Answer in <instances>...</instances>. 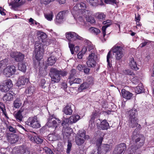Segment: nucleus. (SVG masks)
I'll list each match as a JSON object with an SVG mask.
<instances>
[{"label":"nucleus","mask_w":154,"mask_h":154,"mask_svg":"<svg viewBox=\"0 0 154 154\" xmlns=\"http://www.w3.org/2000/svg\"><path fill=\"white\" fill-rule=\"evenodd\" d=\"M141 84H139L135 88V91L137 93H141L143 91V88Z\"/></svg>","instance_id":"45"},{"label":"nucleus","mask_w":154,"mask_h":154,"mask_svg":"<svg viewBox=\"0 0 154 154\" xmlns=\"http://www.w3.org/2000/svg\"><path fill=\"white\" fill-rule=\"evenodd\" d=\"M46 82L45 79H42L41 80L40 85L43 88H45L47 86V84L45 83Z\"/></svg>","instance_id":"52"},{"label":"nucleus","mask_w":154,"mask_h":154,"mask_svg":"<svg viewBox=\"0 0 154 154\" xmlns=\"http://www.w3.org/2000/svg\"><path fill=\"white\" fill-rule=\"evenodd\" d=\"M80 116L78 115L75 114L70 117L69 120L72 123H75L76 122L80 119Z\"/></svg>","instance_id":"27"},{"label":"nucleus","mask_w":154,"mask_h":154,"mask_svg":"<svg viewBox=\"0 0 154 154\" xmlns=\"http://www.w3.org/2000/svg\"><path fill=\"white\" fill-rule=\"evenodd\" d=\"M110 26V24H107L106 25H105L103 26L102 27V33L103 34V37L104 38L105 36L106 35V28L108 27V26Z\"/></svg>","instance_id":"50"},{"label":"nucleus","mask_w":154,"mask_h":154,"mask_svg":"<svg viewBox=\"0 0 154 154\" xmlns=\"http://www.w3.org/2000/svg\"><path fill=\"white\" fill-rule=\"evenodd\" d=\"M82 51L83 53L85 54L86 52H88V53H95L96 52V50L94 46L91 44L88 47L84 46L82 48Z\"/></svg>","instance_id":"14"},{"label":"nucleus","mask_w":154,"mask_h":154,"mask_svg":"<svg viewBox=\"0 0 154 154\" xmlns=\"http://www.w3.org/2000/svg\"><path fill=\"white\" fill-rule=\"evenodd\" d=\"M101 149L103 153L105 154L111 149V147L110 145L108 144H104L103 146Z\"/></svg>","instance_id":"33"},{"label":"nucleus","mask_w":154,"mask_h":154,"mask_svg":"<svg viewBox=\"0 0 154 154\" xmlns=\"http://www.w3.org/2000/svg\"><path fill=\"white\" fill-rule=\"evenodd\" d=\"M26 110L24 109L21 108L15 114V117L18 122H20L22 121L23 115H25Z\"/></svg>","instance_id":"13"},{"label":"nucleus","mask_w":154,"mask_h":154,"mask_svg":"<svg viewBox=\"0 0 154 154\" xmlns=\"http://www.w3.org/2000/svg\"><path fill=\"white\" fill-rule=\"evenodd\" d=\"M96 16L100 20H103L105 17V15L102 13H99L96 14Z\"/></svg>","instance_id":"39"},{"label":"nucleus","mask_w":154,"mask_h":154,"mask_svg":"<svg viewBox=\"0 0 154 154\" xmlns=\"http://www.w3.org/2000/svg\"><path fill=\"white\" fill-rule=\"evenodd\" d=\"M5 85L10 89L12 86V82L11 80H7L5 82Z\"/></svg>","instance_id":"57"},{"label":"nucleus","mask_w":154,"mask_h":154,"mask_svg":"<svg viewBox=\"0 0 154 154\" xmlns=\"http://www.w3.org/2000/svg\"><path fill=\"white\" fill-rule=\"evenodd\" d=\"M0 109L2 110L3 113L4 115L6 116L7 114L6 112L5 107V105L2 102L0 101Z\"/></svg>","instance_id":"42"},{"label":"nucleus","mask_w":154,"mask_h":154,"mask_svg":"<svg viewBox=\"0 0 154 154\" xmlns=\"http://www.w3.org/2000/svg\"><path fill=\"white\" fill-rule=\"evenodd\" d=\"M135 127H137V128L133 132L131 136V140L133 141H134L136 146L134 149L133 146H131V149H133V150L134 149L136 150L142 146L143 145L145 140V137L143 135L137 133V130H140L141 128V125L137 123Z\"/></svg>","instance_id":"1"},{"label":"nucleus","mask_w":154,"mask_h":154,"mask_svg":"<svg viewBox=\"0 0 154 154\" xmlns=\"http://www.w3.org/2000/svg\"><path fill=\"white\" fill-rule=\"evenodd\" d=\"M126 149V144L124 143H120L115 148L112 154H122L125 152Z\"/></svg>","instance_id":"11"},{"label":"nucleus","mask_w":154,"mask_h":154,"mask_svg":"<svg viewBox=\"0 0 154 154\" xmlns=\"http://www.w3.org/2000/svg\"><path fill=\"white\" fill-rule=\"evenodd\" d=\"M64 113L66 115H71L72 112L71 106L70 105H66L63 109Z\"/></svg>","instance_id":"26"},{"label":"nucleus","mask_w":154,"mask_h":154,"mask_svg":"<svg viewBox=\"0 0 154 154\" xmlns=\"http://www.w3.org/2000/svg\"><path fill=\"white\" fill-rule=\"evenodd\" d=\"M59 137L58 135H52L51 137H50V140H58Z\"/></svg>","instance_id":"61"},{"label":"nucleus","mask_w":154,"mask_h":154,"mask_svg":"<svg viewBox=\"0 0 154 154\" xmlns=\"http://www.w3.org/2000/svg\"><path fill=\"white\" fill-rule=\"evenodd\" d=\"M88 1L91 5L94 7L97 6L99 4L98 0H88Z\"/></svg>","instance_id":"40"},{"label":"nucleus","mask_w":154,"mask_h":154,"mask_svg":"<svg viewBox=\"0 0 154 154\" xmlns=\"http://www.w3.org/2000/svg\"><path fill=\"white\" fill-rule=\"evenodd\" d=\"M72 147V144L70 142H68V144L67 145V150L66 151V153L68 154L69 153L70 150L71 148Z\"/></svg>","instance_id":"63"},{"label":"nucleus","mask_w":154,"mask_h":154,"mask_svg":"<svg viewBox=\"0 0 154 154\" xmlns=\"http://www.w3.org/2000/svg\"><path fill=\"white\" fill-rule=\"evenodd\" d=\"M14 93L12 92H9L5 94L3 97V100L6 101H10L13 100V94Z\"/></svg>","instance_id":"18"},{"label":"nucleus","mask_w":154,"mask_h":154,"mask_svg":"<svg viewBox=\"0 0 154 154\" xmlns=\"http://www.w3.org/2000/svg\"><path fill=\"white\" fill-rule=\"evenodd\" d=\"M129 64L130 66L132 69H134L136 70L138 69V68L137 67L136 62L134 61L133 58H132L130 59Z\"/></svg>","instance_id":"25"},{"label":"nucleus","mask_w":154,"mask_h":154,"mask_svg":"<svg viewBox=\"0 0 154 154\" xmlns=\"http://www.w3.org/2000/svg\"><path fill=\"white\" fill-rule=\"evenodd\" d=\"M22 104V99L20 98H17L14 101V106L16 108H19Z\"/></svg>","instance_id":"28"},{"label":"nucleus","mask_w":154,"mask_h":154,"mask_svg":"<svg viewBox=\"0 0 154 154\" xmlns=\"http://www.w3.org/2000/svg\"><path fill=\"white\" fill-rule=\"evenodd\" d=\"M127 112L129 119L137 118V113L136 109H133Z\"/></svg>","instance_id":"21"},{"label":"nucleus","mask_w":154,"mask_h":154,"mask_svg":"<svg viewBox=\"0 0 154 154\" xmlns=\"http://www.w3.org/2000/svg\"><path fill=\"white\" fill-rule=\"evenodd\" d=\"M89 31L91 33L97 35L100 32V31L98 29L94 27H91L89 28Z\"/></svg>","instance_id":"34"},{"label":"nucleus","mask_w":154,"mask_h":154,"mask_svg":"<svg viewBox=\"0 0 154 154\" xmlns=\"http://www.w3.org/2000/svg\"><path fill=\"white\" fill-rule=\"evenodd\" d=\"M20 0H14V1L11 3V5L12 7H17L20 6L24 3L23 2H20Z\"/></svg>","instance_id":"32"},{"label":"nucleus","mask_w":154,"mask_h":154,"mask_svg":"<svg viewBox=\"0 0 154 154\" xmlns=\"http://www.w3.org/2000/svg\"><path fill=\"white\" fill-rule=\"evenodd\" d=\"M143 40H144V42H142L140 45L139 47H140L141 48H142L145 46L148 43H151V41H148L147 40H145L144 39H143Z\"/></svg>","instance_id":"54"},{"label":"nucleus","mask_w":154,"mask_h":154,"mask_svg":"<svg viewBox=\"0 0 154 154\" xmlns=\"http://www.w3.org/2000/svg\"><path fill=\"white\" fill-rule=\"evenodd\" d=\"M112 49L116 60H120L124 55L122 48L120 46H115Z\"/></svg>","instance_id":"7"},{"label":"nucleus","mask_w":154,"mask_h":154,"mask_svg":"<svg viewBox=\"0 0 154 154\" xmlns=\"http://www.w3.org/2000/svg\"><path fill=\"white\" fill-rule=\"evenodd\" d=\"M124 73L126 75H134V74L131 70L125 69L123 71Z\"/></svg>","instance_id":"59"},{"label":"nucleus","mask_w":154,"mask_h":154,"mask_svg":"<svg viewBox=\"0 0 154 154\" xmlns=\"http://www.w3.org/2000/svg\"><path fill=\"white\" fill-rule=\"evenodd\" d=\"M87 84H88V86L89 87L91 85H93L94 84L93 79V78L91 77H88L87 82Z\"/></svg>","instance_id":"44"},{"label":"nucleus","mask_w":154,"mask_h":154,"mask_svg":"<svg viewBox=\"0 0 154 154\" xmlns=\"http://www.w3.org/2000/svg\"><path fill=\"white\" fill-rule=\"evenodd\" d=\"M43 149L47 154H54L51 149L48 147H45Z\"/></svg>","instance_id":"56"},{"label":"nucleus","mask_w":154,"mask_h":154,"mask_svg":"<svg viewBox=\"0 0 154 154\" xmlns=\"http://www.w3.org/2000/svg\"><path fill=\"white\" fill-rule=\"evenodd\" d=\"M85 131L83 130L82 131H79V135L78 137H80L81 138H84L85 137Z\"/></svg>","instance_id":"62"},{"label":"nucleus","mask_w":154,"mask_h":154,"mask_svg":"<svg viewBox=\"0 0 154 154\" xmlns=\"http://www.w3.org/2000/svg\"><path fill=\"white\" fill-rule=\"evenodd\" d=\"M76 71L75 69H72L70 72V75L68 78L69 79L74 77V76L76 74Z\"/></svg>","instance_id":"47"},{"label":"nucleus","mask_w":154,"mask_h":154,"mask_svg":"<svg viewBox=\"0 0 154 154\" xmlns=\"http://www.w3.org/2000/svg\"><path fill=\"white\" fill-rule=\"evenodd\" d=\"M6 124L7 128L9 130V131L13 133H16V130L15 128L6 123Z\"/></svg>","instance_id":"43"},{"label":"nucleus","mask_w":154,"mask_h":154,"mask_svg":"<svg viewBox=\"0 0 154 154\" xmlns=\"http://www.w3.org/2000/svg\"><path fill=\"white\" fill-rule=\"evenodd\" d=\"M26 123L34 128H38L41 127L40 124L36 116L29 117L26 122Z\"/></svg>","instance_id":"5"},{"label":"nucleus","mask_w":154,"mask_h":154,"mask_svg":"<svg viewBox=\"0 0 154 154\" xmlns=\"http://www.w3.org/2000/svg\"><path fill=\"white\" fill-rule=\"evenodd\" d=\"M138 119L137 118L129 119V125L130 127L132 128L135 127L137 124Z\"/></svg>","instance_id":"22"},{"label":"nucleus","mask_w":154,"mask_h":154,"mask_svg":"<svg viewBox=\"0 0 154 154\" xmlns=\"http://www.w3.org/2000/svg\"><path fill=\"white\" fill-rule=\"evenodd\" d=\"M81 15H79H79H81L82 16H84L86 18V17H89L90 14H91L90 13V11L88 10H86V9L84 11L82 12L81 13ZM82 19H83V18H82Z\"/></svg>","instance_id":"38"},{"label":"nucleus","mask_w":154,"mask_h":154,"mask_svg":"<svg viewBox=\"0 0 154 154\" xmlns=\"http://www.w3.org/2000/svg\"><path fill=\"white\" fill-rule=\"evenodd\" d=\"M109 126V123L105 119L101 122L100 127L103 130H107Z\"/></svg>","instance_id":"29"},{"label":"nucleus","mask_w":154,"mask_h":154,"mask_svg":"<svg viewBox=\"0 0 154 154\" xmlns=\"http://www.w3.org/2000/svg\"><path fill=\"white\" fill-rule=\"evenodd\" d=\"M85 66L83 65L79 64L76 67L77 69L81 72H83Z\"/></svg>","instance_id":"58"},{"label":"nucleus","mask_w":154,"mask_h":154,"mask_svg":"<svg viewBox=\"0 0 154 154\" xmlns=\"http://www.w3.org/2000/svg\"><path fill=\"white\" fill-rule=\"evenodd\" d=\"M35 53L36 59L40 60L43 57V49L42 44L38 42H36L35 43Z\"/></svg>","instance_id":"4"},{"label":"nucleus","mask_w":154,"mask_h":154,"mask_svg":"<svg viewBox=\"0 0 154 154\" xmlns=\"http://www.w3.org/2000/svg\"><path fill=\"white\" fill-rule=\"evenodd\" d=\"M86 9V5L83 2H81L74 7L72 11V13L74 18L82 21L83 20L82 16L79 15H79H81L80 13Z\"/></svg>","instance_id":"2"},{"label":"nucleus","mask_w":154,"mask_h":154,"mask_svg":"<svg viewBox=\"0 0 154 154\" xmlns=\"http://www.w3.org/2000/svg\"><path fill=\"white\" fill-rule=\"evenodd\" d=\"M105 2L107 4H111L112 5H117V1L116 0H105Z\"/></svg>","instance_id":"48"},{"label":"nucleus","mask_w":154,"mask_h":154,"mask_svg":"<svg viewBox=\"0 0 154 154\" xmlns=\"http://www.w3.org/2000/svg\"><path fill=\"white\" fill-rule=\"evenodd\" d=\"M11 57L15 59V61L19 62L22 60L24 58V56L21 53L15 52L11 54Z\"/></svg>","instance_id":"16"},{"label":"nucleus","mask_w":154,"mask_h":154,"mask_svg":"<svg viewBox=\"0 0 154 154\" xmlns=\"http://www.w3.org/2000/svg\"><path fill=\"white\" fill-rule=\"evenodd\" d=\"M69 46L70 49L71 54H73L74 53L73 49L74 48V45L71 43H70V42H69Z\"/></svg>","instance_id":"60"},{"label":"nucleus","mask_w":154,"mask_h":154,"mask_svg":"<svg viewBox=\"0 0 154 154\" xmlns=\"http://www.w3.org/2000/svg\"><path fill=\"white\" fill-rule=\"evenodd\" d=\"M111 51H109L107 54V62L108 63V65L109 67H111L112 66L111 64H110L109 59L111 57Z\"/></svg>","instance_id":"53"},{"label":"nucleus","mask_w":154,"mask_h":154,"mask_svg":"<svg viewBox=\"0 0 154 154\" xmlns=\"http://www.w3.org/2000/svg\"><path fill=\"white\" fill-rule=\"evenodd\" d=\"M7 139L11 143L13 144L17 141L19 140V138L16 134H11L8 135Z\"/></svg>","instance_id":"15"},{"label":"nucleus","mask_w":154,"mask_h":154,"mask_svg":"<svg viewBox=\"0 0 154 154\" xmlns=\"http://www.w3.org/2000/svg\"><path fill=\"white\" fill-rule=\"evenodd\" d=\"M62 122L61 123V125L62 126H64L68 124L70 120L69 119L67 118H63L62 119Z\"/></svg>","instance_id":"51"},{"label":"nucleus","mask_w":154,"mask_h":154,"mask_svg":"<svg viewBox=\"0 0 154 154\" xmlns=\"http://www.w3.org/2000/svg\"><path fill=\"white\" fill-rule=\"evenodd\" d=\"M56 58L54 56H51L48 59L47 64L48 65H52L55 62Z\"/></svg>","instance_id":"30"},{"label":"nucleus","mask_w":154,"mask_h":154,"mask_svg":"<svg viewBox=\"0 0 154 154\" xmlns=\"http://www.w3.org/2000/svg\"><path fill=\"white\" fill-rule=\"evenodd\" d=\"M55 0H40V2L42 4L48 5L51 2Z\"/></svg>","instance_id":"55"},{"label":"nucleus","mask_w":154,"mask_h":154,"mask_svg":"<svg viewBox=\"0 0 154 154\" xmlns=\"http://www.w3.org/2000/svg\"><path fill=\"white\" fill-rule=\"evenodd\" d=\"M66 38L69 42H73L76 39L82 40V38L73 32H67L66 33Z\"/></svg>","instance_id":"10"},{"label":"nucleus","mask_w":154,"mask_h":154,"mask_svg":"<svg viewBox=\"0 0 154 154\" xmlns=\"http://www.w3.org/2000/svg\"><path fill=\"white\" fill-rule=\"evenodd\" d=\"M89 87L87 82H84L80 85V86L78 89V91L79 92L82 91L83 90L86 89Z\"/></svg>","instance_id":"31"},{"label":"nucleus","mask_w":154,"mask_h":154,"mask_svg":"<svg viewBox=\"0 0 154 154\" xmlns=\"http://www.w3.org/2000/svg\"><path fill=\"white\" fill-rule=\"evenodd\" d=\"M28 81V78L23 76H21L19 79L17 85L18 87H20L21 85H24Z\"/></svg>","instance_id":"19"},{"label":"nucleus","mask_w":154,"mask_h":154,"mask_svg":"<svg viewBox=\"0 0 154 154\" xmlns=\"http://www.w3.org/2000/svg\"><path fill=\"white\" fill-rule=\"evenodd\" d=\"M60 122V121L58 119L56 118L55 116L53 114L52 116H50L47 124L49 127H56L57 125Z\"/></svg>","instance_id":"8"},{"label":"nucleus","mask_w":154,"mask_h":154,"mask_svg":"<svg viewBox=\"0 0 154 154\" xmlns=\"http://www.w3.org/2000/svg\"><path fill=\"white\" fill-rule=\"evenodd\" d=\"M18 69L22 72H25L26 70V66L25 64L20 63H19Z\"/></svg>","instance_id":"37"},{"label":"nucleus","mask_w":154,"mask_h":154,"mask_svg":"<svg viewBox=\"0 0 154 154\" xmlns=\"http://www.w3.org/2000/svg\"><path fill=\"white\" fill-rule=\"evenodd\" d=\"M98 116V114L96 112L93 113L91 116V120L94 121V119L97 118Z\"/></svg>","instance_id":"64"},{"label":"nucleus","mask_w":154,"mask_h":154,"mask_svg":"<svg viewBox=\"0 0 154 154\" xmlns=\"http://www.w3.org/2000/svg\"><path fill=\"white\" fill-rule=\"evenodd\" d=\"M122 94L123 97L127 100H130L133 95L131 93L126 91L125 89L122 90Z\"/></svg>","instance_id":"20"},{"label":"nucleus","mask_w":154,"mask_h":154,"mask_svg":"<svg viewBox=\"0 0 154 154\" xmlns=\"http://www.w3.org/2000/svg\"><path fill=\"white\" fill-rule=\"evenodd\" d=\"M75 142L76 144L78 145H81L84 143V140L83 138L78 137L76 138Z\"/></svg>","instance_id":"36"},{"label":"nucleus","mask_w":154,"mask_h":154,"mask_svg":"<svg viewBox=\"0 0 154 154\" xmlns=\"http://www.w3.org/2000/svg\"><path fill=\"white\" fill-rule=\"evenodd\" d=\"M68 11L67 10L59 12L56 17L55 21L57 24L61 23L63 20L66 17Z\"/></svg>","instance_id":"12"},{"label":"nucleus","mask_w":154,"mask_h":154,"mask_svg":"<svg viewBox=\"0 0 154 154\" xmlns=\"http://www.w3.org/2000/svg\"><path fill=\"white\" fill-rule=\"evenodd\" d=\"M16 70V67L14 66L6 67L3 70V74L7 77H10L14 74Z\"/></svg>","instance_id":"9"},{"label":"nucleus","mask_w":154,"mask_h":154,"mask_svg":"<svg viewBox=\"0 0 154 154\" xmlns=\"http://www.w3.org/2000/svg\"><path fill=\"white\" fill-rule=\"evenodd\" d=\"M88 56L87 57L88 60L86 63L89 67H94L96 64L98 59L97 52L88 53Z\"/></svg>","instance_id":"3"},{"label":"nucleus","mask_w":154,"mask_h":154,"mask_svg":"<svg viewBox=\"0 0 154 154\" xmlns=\"http://www.w3.org/2000/svg\"><path fill=\"white\" fill-rule=\"evenodd\" d=\"M86 19L87 22L91 24L94 23L95 22L94 18L91 16L86 17Z\"/></svg>","instance_id":"46"},{"label":"nucleus","mask_w":154,"mask_h":154,"mask_svg":"<svg viewBox=\"0 0 154 154\" xmlns=\"http://www.w3.org/2000/svg\"><path fill=\"white\" fill-rule=\"evenodd\" d=\"M51 80L54 82H58L60 79V76L59 74V70L52 68L50 70Z\"/></svg>","instance_id":"6"},{"label":"nucleus","mask_w":154,"mask_h":154,"mask_svg":"<svg viewBox=\"0 0 154 154\" xmlns=\"http://www.w3.org/2000/svg\"><path fill=\"white\" fill-rule=\"evenodd\" d=\"M45 18L48 20L51 21L52 20L53 14L52 13L46 14L45 15Z\"/></svg>","instance_id":"49"},{"label":"nucleus","mask_w":154,"mask_h":154,"mask_svg":"<svg viewBox=\"0 0 154 154\" xmlns=\"http://www.w3.org/2000/svg\"><path fill=\"white\" fill-rule=\"evenodd\" d=\"M35 91V88L33 86H29L26 90L25 92L27 94L32 95Z\"/></svg>","instance_id":"35"},{"label":"nucleus","mask_w":154,"mask_h":154,"mask_svg":"<svg viewBox=\"0 0 154 154\" xmlns=\"http://www.w3.org/2000/svg\"><path fill=\"white\" fill-rule=\"evenodd\" d=\"M30 140L32 142L37 144L41 143L42 142L43 140L39 137L36 136H31Z\"/></svg>","instance_id":"24"},{"label":"nucleus","mask_w":154,"mask_h":154,"mask_svg":"<svg viewBox=\"0 0 154 154\" xmlns=\"http://www.w3.org/2000/svg\"><path fill=\"white\" fill-rule=\"evenodd\" d=\"M9 89L7 86L0 84V90L2 91L6 92L8 91Z\"/></svg>","instance_id":"41"},{"label":"nucleus","mask_w":154,"mask_h":154,"mask_svg":"<svg viewBox=\"0 0 154 154\" xmlns=\"http://www.w3.org/2000/svg\"><path fill=\"white\" fill-rule=\"evenodd\" d=\"M69 82L70 85L74 84H79L82 82V80L79 78H75V77L69 79Z\"/></svg>","instance_id":"23"},{"label":"nucleus","mask_w":154,"mask_h":154,"mask_svg":"<svg viewBox=\"0 0 154 154\" xmlns=\"http://www.w3.org/2000/svg\"><path fill=\"white\" fill-rule=\"evenodd\" d=\"M63 138L65 139H68L70 136L72 130L69 128L63 130Z\"/></svg>","instance_id":"17"}]
</instances>
